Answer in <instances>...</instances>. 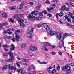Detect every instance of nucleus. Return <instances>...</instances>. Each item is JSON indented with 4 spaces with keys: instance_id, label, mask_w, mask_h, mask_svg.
<instances>
[{
    "instance_id": "48",
    "label": "nucleus",
    "mask_w": 74,
    "mask_h": 74,
    "mask_svg": "<svg viewBox=\"0 0 74 74\" xmlns=\"http://www.w3.org/2000/svg\"><path fill=\"white\" fill-rule=\"evenodd\" d=\"M11 38V37L10 36H7V39H10Z\"/></svg>"
},
{
    "instance_id": "23",
    "label": "nucleus",
    "mask_w": 74,
    "mask_h": 74,
    "mask_svg": "<svg viewBox=\"0 0 74 74\" xmlns=\"http://www.w3.org/2000/svg\"><path fill=\"white\" fill-rule=\"evenodd\" d=\"M65 8H66V7H65V6H62L61 8V11H63V10H65Z\"/></svg>"
},
{
    "instance_id": "46",
    "label": "nucleus",
    "mask_w": 74,
    "mask_h": 74,
    "mask_svg": "<svg viewBox=\"0 0 74 74\" xmlns=\"http://www.w3.org/2000/svg\"><path fill=\"white\" fill-rule=\"evenodd\" d=\"M39 15H40V16H43V14L42 13H40Z\"/></svg>"
},
{
    "instance_id": "59",
    "label": "nucleus",
    "mask_w": 74,
    "mask_h": 74,
    "mask_svg": "<svg viewBox=\"0 0 74 74\" xmlns=\"http://www.w3.org/2000/svg\"><path fill=\"white\" fill-rule=\"evenodd\" d=\"M65 10L66 11H69V9L68 8H66V9H65Z\"/></svg>"
},
{
    "instance_id": "43",
    "label": "nucleus",
    "mask_w": 74,
    "mask_h": 74,
    "mask_svg": "<svg viewBox=\"0 0 74 74\" xmlns=\"http://www.w3.org/2000/svg\"><path fill=\"white\" fill-rule=\"evenodd\" d=\"M53 1L55 3H58V0H53Z\"/></svg>"
},
{
    "instance_id": "56",
    "label": "nucleus",
    "mask_w": 74,
    "mask_h": 74,
    "mask_svg": "<svg viewBox=\"0 0 74 74\" xmlns=\"http://www.w3.org/2000/svg\"><path fill=\"white\" fill-rule=\"evenodd\" d=\"M11 40L13 41V42H15V39L14 38L12 39Z\"/></svg>"
},
{
    "instance_id": "28",
    "label": "nucleus",
    "mask_w": 74,
    "mask_h": 74,
    "mask_svg": "<svg viewBox=\"0 0 74 74\" xmlns=\"http://www.w3.org/2000/svg\"><path fill=\"white\" fill-rule=\"evenodd\" d=\"M63 15V12H60L59 14V16H62Z\"/></svg>"
},
{
    "instance_id": "40",
    "label": "nucleus",
    "mask_w": 74,
    "mask_h": 74,
    "mask_svg": "<svg viewBox=\"0 0 74 74\" xmlns=\"http://www.w3.org/2000/svg\"><path fill=\"white\" fill-rule=\"evenodd\" d=\"M51 54L53 55H56V53L54 52H52L51 53Z\"/></svg>"
},
{
    "instance_id": "64",
    "label": "nucleus",
    "mask_w": 74,
    "mask_h": 74,
    "mask_svg": "<svg viewBox=\"0 0 74 74\" xmlns=\"http://www.w3.org/2000/svg\"><path fill=\"white\" fill-rule=\"evenodd\" d=\"M33 73H34V74H36V71H33Z\"/></svg>"
},
{
    "instance_id": "15",
    "label": "nucleus",
    "mask_w": 74,
    "mask_h": 74,
    "mask_svg": "<svg viewBox=\"0 0 74 74\" xmlns=\"http://www.w3.org/2000/svg\"><path fill=\"white\" fill-rule=\"evenodd\" d=\"M8 23H4L3 24V25H2V24H0V30L2 29V26L3 25L4 26H7V25H8Z\"/></svg>"
},
{
    "instance_id": "52",
    "label": "nucleus",
    "mask_w": 74,
    "mask_h": 74,
    "mask_svg": "<svg viewBox=\"0 0 74 74\" xmlns=\"http://www.w3.org/2000/svg\"><path fill=\"white\" fill-rule=\"evenodd\" d=\"M48 15L49 17H51V16H52V14H48Z\"/></svg>"
},
{
    "instance_id": "8",
    "label": "nucleus",
    "mask_w": 74,
    "mask_h": 74,
    "mask_svg": "<svg viewBox=\"0 0 74 74\" xmlns=\"http://www.w3.org/2000/svg\"><path fill=\"white\" fill-rule=\"evenodd\" d=\"M28 18L29 19H33V20H37V21L38 20L39 21H40V20L39 19V18L37 17H35L34 16H33V15L32 14V15H31V17H28Z\"/></svg>"
},
{
    "instance_id": "61",
    "label": "nucleus",
    "mask_w": 74,
    "mask_h": 74,
    "mask_svg": "<svg viewBox=\"0 0 74 74\" xmlns=\"http://www.w3.org/2000/svg\"><path fill=\"white\" fill-rule=\"evenodd\" d=\"M23 64L24 65V66H27V64L26 63H23Z\"/></svg>"
},
{
    "instance_id": "50",
    "label": "nucleus",
    "mask_w": 74,
    "mask_h": 74,
    "mask_svg": "<svg viewBox=\"0 0 74 74\" xmlns=\"http://www.w3.org/2000/svg\"><path fill=\"white\" fill-rule=\"evenodd\" d=\"M67 21L69 22H71V20H70V19L69 18L68 19Z\"/></svg>"
},
{
    "instance_id": "51",
    "label": "nucleus",
    "mask_w": 74,
    "mask_h": 74,
    "mask_svg": "<svg viewBox=\"0 0 74 74\" xmlns=\"http://www.w3.org/2000/svg\"><path fill=\"white\" fill-rule=\"evenodd\" d=\"M67 5L70 6V4H71V2H70V3H67Z\"/></svg>"
},
{
    "instance_id": "49",
    "label": "nucleus",
    "mask_w": 74,
    "mask_h": 74,
    "mask_svg": "<svg viewBox=\"0 0 74 74\" xmlns=\"http://www.w3.org/2000/svg\"><path fill=\"white\" fill-rule=\"evenodd\" d=\"M67 26H71V27H73V25H70V24L68 23L67 24Z\"/></svg>"
},
{
    "instance_id": "62",
    "label": "nucleus",
    "mask_w": 74,
    "mask_h": 74,
    "mask_svg": "<svg viewBox=\"0 0 74 74\" xmlns=\"http://www.w3.org/2000/svg\"><path fill=\"white\" fill-rule=\"evenodd\" d=\"M28 70H31V68L29 67L28 68Z\"/></svg>"
},
{
    "instance_id": "45",
    "label": "nucleus",
    "mask_w": 74,
    "mask_h": 74,
    "mask_svg": "<svg viewBox=\"0 0 74 74\" xmlns=\"http://www.w3.org/2000/svg\"><path fill=\"white\" fill-rule=\"evenodd\" d=\"M8 30H5L4 31V33L5 34H7V33H8Z\"/></svg>"
},
{
    "instance_id": "14",
    "label": "nucleus",
    "mask_w": 74,
    "mask_h": 74,
    "mask_svg": "<svg viewBox=\"0 0 74 74\" xmlns=\"http://www.w3.org/2000/svg\"><path fill=\"white\" fill-rule=\"evenodd\" d=\"M27 36H28V37H29V38H31L30 40H32V35H31V33L30 32H27Z\"/></svg>"
},
{
    "instance_id": "53",
    "label": "nucleus",
    "mask_w": 74,
    "mask_h": 74,
    "mask_svg": "<svg viewBox=\"0 0 74 74\" xmlns=\"http://www.w3.org/2000/svg\"><path fill=\"white\" fill-rule=\"evenodd\" d=\"M8 34H12V32H8Z\"/></svg>"
},
{
    "instance_id": "58",
    "label": "nucleus",
    "mask_w": 74,
    "mask_h": 74,
    "mask_svg": "<svg viewBox=\"0 0 74 74\" xmlns=\"http://www.w3.org/2000/svg\"><path fill=\"white\" fill-rule=\"evenodd\" d=\"M29 62V60L28 59H25V62Z\"/></svg>"
},
{
    "instance_id": "44",
    "label": "nucleus",
    "mask_w": 74,
    "mask_h": 74,
    "mask_svg": "<svg viewBox=\"0 0 74 74\" xmlns=\"http://www.w3.org/2000/svg\"><path fill=\"white\" fill-rule=\"evenodd\" d=\"M50 2H49V1H48V0L46 2V4H49V3Z\"/></svg>"
},
{
    "instance_id": "17",
    "label": "nucleus",
    "mask_w": 74,
    "mask_h": 74,
    "mask_svg": "<svg viewBox=\"0 0 74 74\" xmlns=\"http://www.w3.org/2000/svg\"><path fill=\"white\" fill-rule=\"evenodd\" d=\"M11 46L12 47L10 49V51H14L15 49V45L12 44L11 45Z\"/></svg>"
},
{
    "instance_id": "32",
    "label": "nucleus",
    "mask_w": 74,
    "mask_h": 74,
    "mask_svg": "<svg viewBox=\"0 0 74 74\" xmlns=\"http://www.w3.org/2000/svg\"><path fill=\"white\" fill-rule=\"evenodd\" d=\"M22 62H25V61L26 60V59L25 58H22Z\"/></svg>"
},
{
    "instance_id": "10",
    "label": "nucleus",
    "mask_w": 74,
    "mask_h": 74,
    "mask_svg": "<svg viewBox=\"0 0 74 74\" xmlns=\"http://www.w3.org/2000/svg\"><path fill=\"white\" fill-rule=\"evenodd\" d=\"M52 6V7L49 8L47 9V10L48 11H51V10H52L54 8H55L56 7V4H53L51 5Z\"/></svg>"
},
{
    "instance_id": "31",
    "label": "nucleus",
    "mask_w": 74,
    "mask_h": 74,
    "mask_svg": "<svg viewBox=\"0 0 74 74\" xmlns=\"http://www.w3.org/2000/svg\"><path fill=\"white\" fill-rule=\"evenodd\" d=\"M45 44L46 45H47V46H49V45H50L49 43L48 42L45 43Z\"/></svg>"
},
{
    "instance_id": "36",
    "label": "nucleus",
    "mask_w": 74,
    "mask_h": 74,
    "mask_svg": "<svg viewBox=\"0 0 74 74\" xmlns=\"http://www.w3.org/2000/svg\"><path fill=\"white\" fill-rule=\"evenodd\" d=\"M64 17L65 19H69V16L67 15H65Z\"/></svg>"
},
{
    "instance_id": "18",
    "label": "nucleus",
    "mask_w": 74,
    "mask_h": 74,
    "mask_svg": "<svg viewBox=\"0 0 74 74\" xmlns=\"http://www.w3.org/2000/svg\"><path fill=\"white\" fill-rule=\"evenodd\" d=\"M43 49L45 51H48V49L45 47V45H44L43 47Z\"/></svg>"
},
{
    "instance_id": "38",
    "label": "nucleus",
    "mask_w": 74,
    "mask_h": 74,
    "mask_svg": "<svg viewBox=\"0 0 74 74\" xmlns=\"http://www.w3.org/2000/svg\"><path fill=\"white\" fill-rule=\"evenodd\" d=\"M57 70H60V66H58L57 67Z\"/></svg>"
},
{
    "instance_id": "33",
    "label": "nucleus",
    "mask_w": 74,
    "mask_h": 74,
    "mask_svg": "<svg viewBox=\"0 0 74 74\" xmlns=\"http://www.w3.org/2000/svg\"><path fill=\"white\" fill-rule=\"evenodd\" d=\"M10 22H11L12 23H13V22H14V20L12 18L10 19Z\"/></svg>"
},
{
    "instance_id": "3",
    "label": "nucleus",
    "mask_w": 74,
    "mask_h": 74,
    "mask_svg": "<svg viewBox=\"0 0 74 74\" xmlns=\"http://www.w3.org/2000/svg\"><path fill=\"white\" fill-rule=\"evenodd\" d=\"M53 68L52 67H49L48 68H47L46 69L47 70L49 73H51V74H54L56 72V70L55 69H53L51 71V69H52Z\"/></svg>"
},
{
    "instance_id": "29",
    "label": "nucleus",
    "mask_w": 74,
    "mask_h": 74,
    "mask_svg": "<svg viewBox=\"0 0 74 74\" xmlns=\"http://www.w3.org/2000/svg\"><path fill=\"white\" fill-rule=\"evenodd\" d=\"M16 65H17V67H21V65H20L19 64L18 62L16 63Z\"/></svg>"
},
{
    "instance_id": "27",
    "label": "nucleus",
    "mask_w": 74,
    "mask_h": 74,
    "mask_svg": "<svg viewBox=\"0 0 74 74\" xmlns=\"http://www.w3.org/2000/svg\"><path fill=\"white\" fill-rule=\"evenodd\" d=\"M3 68L5 69H8V65H5L3 66Z\"/></svg>"
},
{
    "instance_id": "2",
    "label": "nucleus",
    "mask_w": 74,
    "mask_h": 74,
    "mask_svg": "<svg viewBox=\"0 0 74 74\" xmlns=\"http://www.w3.org/2000/svg\"><path fill=\"white\" fill-rule=\"evenodd\" d=\"M66 36V34H63L62 33L61 34H56V37L57 39H58L59 40H61L62 43H63V41L64 40V37Z\"/></svg>"
},
{
    "instance_id": "20",
    "label": "nucleus",
    "mask_w": 74,
    "mask_h": 74,
    "mask_svg": "<svg viewBox=\"0 0 74 74\" xmlns=\"http://www.w3.org/2000/svg\"><path fill=\"white\" fill-rule=\"evenodd\" d=\"M25 47H26V44L25 43L22 44L21 46V48H24Z\"/></svg>"
},
{
    "instance_id": "30",
    "label": "nucleus",
    "mask_w": 74,
    "mask_h": 74,
    "mask_svg": "<svg viewBox=\"0 0 74 74\" xmlns=\"http://www.w3.org/2000/svg\"><path fill=\"white\" fill-rule=\"evenodd\" d=\"M19 32V30H16L15 31V34H18V33Z\"/></svg>"
},
{
    "instance_id": "1",
    "label": "nucleus",
    "mask_w": 74,
    "mask_h": 74,
    "mask_svg": "<svg viewBox=\"0 0 74 74\" xmlns=\"http://www.w3.org/2000/svg\"><path fill=\"white\" fill-rule=\"evenodd\" d=\"M44 27L47 30L46 32L47 33H49L50 36H53V35L55 34V33H54V32L52 31L51 30H50L49 27L47 24H44Z\"/></svg>"
},
{
    "instance_id": "11",
    "label": "nucleus",
    "mask_w": 74,
    "mask_h": 74,
    "mask_svg": "<svg viewBox=\"0 0 74 74\" xmlns=\"http://www.w3.org/2000/svg\"><path fill=\"white\" fill-rule=\"evenodd\" d=\"M8 68H9V70H12V69L14 70H16V68L12 66H11L10 64L8 65Z\"/></svg>"
},
{
    "instance_id": "16",
    "label": "nucleus",
    "mask_w": 74,
    "mask_h": 74,
    "mask_svg": "<svg viewBox=\"0 0 74 74\" xmlns=\"http://www.w3.org/2000/svg\"><path fill=\"white\" fill-rule=\"evenodd\" d=\"M28 30L29 32H33V28L32 27H31L28 28Z\"/></svg>"
},
{
    "instance_id": "60",
    "label": "nucleus",
    "mask_w": 74,
    "mask_h": 74,
    "mask_svg": "<svg viewBox=\"0 0 74 74\" xmlns=\"http://www.w3.org/2000/svg\"><path fill=\"white\" fill-rule=\"evenodd\" d=\"M7 36H5L4 37V38H5V39H7Z\"/></svg>"
},
{
    "instance_id": "24",
    "label": "nucleus",
    "mask_w": 74,
    "mask_h": 74,
    "mask_svg": "<svg viewBox=\"0 0 74 74\" xmlns=\"http://www.w3.org/2000/svg\"><path fill=\"white\" fill-rule=\"evenodd\" d=\"M36 9L37 11H39V10H40V7L39 6H37L36 7Z\"/></svg>"
},
{
    "instance_id": "54",
    "label": "nucleus",
    "mask_w": 74,
    "mask_h": 74,
    "mask_svg": "<svg viewBox=\"0 0 74 74\" xmlns=\"http://www.w3.org/2000/svg\"><path fill=\"white\" fill-rule=\"evenodd\" d=\"M71 6H72V7H74V3H71Z\"/></svg>"
},
{
    "instance_id": "42",
    "label": "nucleus",
    "mask_w": 74,
    "mask_h": 74,
    "mask_svg": "<svg viewBox=\"0 0 74 74\" xmlns=\"http://www.w3.org/2000/svg\"><path fill=\"white\" fill-rule=\"evenodd\" d=\"M31 67H32L33 69H35L36 68V67H35L34 66V65H31Z\"/></svg>"
},
{
    "instance_id": "35",
    "label": "nucleus",
    "mask_w": 74,
    "mask_h": 74,
    "mask_svg": "<svg viewBox=\"0 0 74 74\" xmlns=\"http://www.w3.org/2000/svg\"><path fill=\"white\" fill-rule=\"evenodd\" d=\"M68 14L69 16H71L72 15V14L70 12H68Z\"/></svg>"
},
{
    "instance_id": "7",
    "label": "nucleus",
    "mask_w": 74,
    "mask_h": 74,
    "mask_svg": "<svg viewBox=\"0 0 74 74\" xmlns=\"http://www.w3.org/2000/svg\"><path fill=\"white\" fill-rule=\"evenodd\" d=\"M33 14H34V15H38V12L36 10L32 12H31V14H29V16L28 17V18L31 17V15H32L33 16Z\"/></svg>"
},
{
    "instance_id": "55",
    "label": "nucleus",
    "mask_w": 74,
    "mask_h": 74,
    "mask_svg": "<svg viewBox=\"0 0 74 74\" xmlns=\"http://www.w3.org/2000/svg\"><path fill=\"white\" fill-rule=\"evenodd\" d=\"M38 62V63H40V64H42V62H41L40 61H39Z\"/></svg>"
},
{
    "instance_id": "22",
    "label": "nucleus",
    "mask_w": 74,
    "mask_h": 74,
    "mask_svg": "<svg viewBox=\"0 0 74 74\" xmlns=\"http://www.w3.org/2000/svg\"><path fill=\"white\" fill-rule=\"evenodd\" d=\"M23 70L22 69H17V71L18 72V73H20V72H21V74H22V71Z\"/></svg>"
},
{
    "instance_id": "6",
    "label": "nucleus",
    "mask_w": 74,
    "mask_h": 74,
    "mask_svg": "<svg viewBox=\"0 0 74 74\" xmlns=\"http://www.w3.org/2000/svg\"><path fill=\"white\" fill-rule=\"evenodd\" d=\"M8 54L10 56V58L9 59V60L12 62V61L13 59H14V56H13V53H12V52L11 51H10L8 53Z\"/></svg>"
},
{
    "instance_id": "57",
    "label": "nucleus",
    "mask_w": 74,
    "mask_h": 74,
    "mask_svg": "<svg viewBox=\"0 0 74 74\" xmlns=\"http://www.w3.org/2000/svg\"><path fill=\"white\" fill-rule=\"evenodd\" d=\"M42 64H46L47 62H42Z\"/></svg>"
},
{
    "instance_id": "12",
    "label": "nucleus",
    "mask_w": 74,
    "mask_h": 74,
    "mask_svg": "<svg viewBox=\"0 0 74 74\" xmlns=\"http://www.w3.org/2000/svg\"><path fill=\"white\" fill-rule=\"evenodd\" d=\"M29 49L30 50L33 51H36V50L37 49V47L35 46H31L29 47Z\"/></svg>"
},
{
    "instance_id": "9",
    "label": "nucleus",
    "mask_w": 74,
    "mask_h": 74,
    "mask_svg": "<svg viewBox=\"0 0 74 74\" xmlns=\"http://www.w3.org/2000/svg\"><path fill=\"white\" fill-rule=\"evenodd\" d=\"M13 36L14 38H15L16 41H19V39H20L19 36L17 35V34H14Z\"/></svg>"
},
{
    "instance_id": "21",
    "label": "nucleus",
    "mask_w": 74,
    "mask_h": 74,
    "mask_svg": "<svg viewBox=\"0 0 74 74\" xmlns=\"http://www.w3.org/2000/svg\"><path fill=\"white\" fill-rule=\"evenodd\" d=\"M3 46L4 48H8L9 47V46L6 45H3Z\"/></svg>"
},
{
    "instance_id": "47",
    "label": "nucleus",
    "mask_w": 74,
    "mask_h": 74,
    "mask_svg": "<svg viewBox=\"0 0 74 74\" xmlns=\"http://www.w3.org/2000/svg\"><path fill=\"white\" fill-rule=\"evenodd\" d=\"M15 8L14 7H12L10 8V10H15Z\"/></svg>"
},
{
    "instance_id": "19",
    "label": "nucleus",
    "mask_w": 74,
    "mask_h": 74,
    "mask_svg": "<svg viewBox=\"0 0 74 74\" xmlns=\"http://www.w3.org/2000/svg\"><path fill=\"white\" fill-rule=\"evenodd\" d=\"M14 18H15L16 19H17L18 18V14H15L14 15V16L13 17Z\"/></svg>"
},
{
    "instance_id": "34",
    "label": "nucleus",
    "mask_w": 74,
    "mask_h": 74,
    "mask_svg": "<svg viewBox=\"0 0 74 74\" xmlns=\"http://www.w3.org/2000/svg\"><path fill=\"white\" fill-rule=\"evenodd\" d=\"M37 27H41V25L40 24H38L37 25Z\"/></svg>"
},
{
    "instance_id": "13",
    "label": "nucleus",
    "mask_w": 74,
    "mask_h": 74,
    "mask_svg": "<svg viewBox=\"0 0 74 74\" xmlns=\"http://www.w3.org/2000/svg\"><path fill=\"white\" fill-rule=\"evenodd\" d=\"M23 4L24 3H21L18 6V8L19 9L21 10V9H22V8H23Z\"/></svg>"
},
{
    "instance_id": "25",
    "label": "nucleus",
    "mask_w": 74,
    "mask_h": 74,
    "mask_svg": "<svg viewBox=\"0 0 74 74\" xmlns=\"http://www.w3.org/2000/svg\"><path fill=\"white\" fill-rule=\"evenodd\" d=\"M2 16L3 17H7V15L6 14L4 13H3L2 14Z\"/></svg>"
},
{
    "instance_id": "41",
    "label": "nucleus",
    "mask_w": 74,
    "mask_h": 74,
    "mask_svg": "<svg viewBox=\"0 0 74 74\" xmlns=\"http://www.w3.org/2000/svg\"><path fill=\"white\" fill-rule=\"evenodd\" d=\"M59 13H57L56 14V17L57 19H58V16H59Z\"/></svg>"
},
{
    "instance_id": "63",
    "label": "nucleus",
    "mask_w": 74,
    "mask_h": 74,
    "mask_svg": "<svg viewBox=\"0 0 74 74\" xmlns=\"http://www.w3.org/2000/svg\"><path fill=\"white\" fill-rule=\"evenodd\" d=\"M30 4V5H33V2H30L29 3Z\"/></svg>"
},
{
    "instance_id": "37",
    "label": "nucleus",
    "mask_w": 74,
    "mask_h": 74,
    "mask_svg": "<svg viewBox=\"0 0 74 74\" xmlns=\"http://www.w3.org/2000/svg\"><path fill=\"white\" fill-rule=\"evenodd\" d=\"M42 13H44V14H47V12L46 11H42Z\"/></svg>"
},
{
    "instance_id": "4",
    "label": "nucleus",
    "mask_w": 74,
    "mask_h": 74,
    "mask_svg": "<svg viewBox=\"0 0 74 74\" xmlns=\"http://www.w3.org/2000/svg\"><path fill=\"white\" fill-rule=\"evenodd\" d=\"M62 69L63 71H66V70L68 71H70V67L69 65H66L64 67L63 66L62 68Z\"/></svg>"
},
{
    "instance_id": "5",
    "label": "nucleus",
    "mask_w": 74,
    "mask_h": 74,
    "mask_svg": "<svg viewBox=\"0 0 74 74\" xmlns=\"http://www.w3.org/2000/svg\"><path fill=\"white\" fill-rule=\"evenodd\" d=\"M17 18V21L18 22H20V26L21 27V26L25 27V25H24V24L23 23V22H24V20H21V18L19 17H18Z\"/></svg>"
},
{
    "instance_id": "26",
    "label": "nucleus",
    "mask_w": 74,
    "mask_h": 74,
    "mask_svg": "<svg viewBox=\"0 0 74 74\" xmlns=\"http://www.w3.org/2000/svg\"><path fill=\"white\" fill-rule=\"evenodd\" d=\"M8 31H14V29L12 28H9L8 29Z\"/></svg>"
},
{
    "instance_id": "39",
    "label": "nucleus",
    "mask_w": 74,
    "mask_h": 74,
    "mask_svg": "<svg viewBox=\"0 0 74 74\" xmlns=\"http://www.w3.org/2000/svg\"><path fill=\"white\" fill-rule=\"evenodd\" d=\"M58 53L59 55H62V53L60 51L58 52Z\"/></svg>"
}]
</instances>
